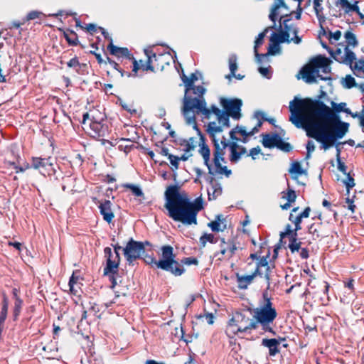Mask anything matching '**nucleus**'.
Segmentation results:
<instances>
[{
	"mask_svg": "<svg viewBox=\"0 0 364 364\" xmlns=\"http://www.w3.org/2000/svg\"><path fill=\"white\" fill-rule=\"evenodd\" d=\"M289 121L297 128H303L306 135L321 144L324 150L343 138L349 124L341 121L338 114L322 101L309 97H294L289 103Z\"/></svg>",
	"mask_w": 364,
	"mask_h": 364,
	"instance_id": "nucleus-1",
	"label": "nucleus"
},
{
	"mask_svg": "<svg viewBox=\"0 0 364 364\" xmlns=\"http://www.w3.org/2000/svg\"><path fill=\"white\" fill-rule=\"evenodd\" d=\"M164 196V207L170 218L185 225H197V215L203 209L201 197L191 201L185 191L180 192L178 185L168 186Z\"/></svg>",
	"mask_w": 364,
	"mask_h": 364,
	"instance_id": "nucleus-2",
	"label": "nucleus"
},
{
	"mask_svg": "<svg viewBox=\"0 0 364 364\" xmlns=\"http://www.w3.org/2000/svg\"><path fill=\"white\" fill-rule=\"evenodd\" d=\"M220 104L223 109L215 105L207 107L206 105H203L197 113V115L200 114L203 119L210 120L206 126L207 134L211 133L210 129L215 127L220 128L221 132H223L225 128L230 127V117L235 119H239L241 117L242 100L220 97Z\"/></svg>",
	"mask_w": 364,
	"mask_h": 364,
	"instance_id": "nucleus-3",
	"label": "nucleus"
},
{
	"mask_svg": "<svg viewBox=\"0 0 364 364\" xmlns=\"http://www.w3.org/2000/svg\"><path fill=\"white\" fill-rule=\"evenodd\" d=\"M181 80L186 87L181 107L182 114L186 124L193 126L200 134L196 123V115L202 106L206 105L204 97L206 89L202 85H194L198 80L195 73H191L189 77L183 73Z\"/></svg>",
	"mask_w": 364,
	"mask_h": 364,
	"instance_id": "nucleus-4",
	"label": "nucleus"
},
{
	"mask_svg": "<svg viewBox=\"0 0 364 364\" xmlns=\"http://www.w3.org/2000/svg\"><path fill=\"white\" fill-rule=\"evenodd\" d=\"M211 133L208 135L213 144V163L215 167V172L218 175H224L228 178L232 174V171L228 169L226 166H223L222 163H226L225 160V149L230 148V161L231 163L236 164L241 158L239 153L237 141H229L223 135H222L220 128H213Z\"/></svg>",
	"mask_w": 364,
	"mask_h": 364,
	"instance_id": "nucleus-5",
	"label": "nucleus"
},
{
	"mask_svg": "<svg viewBox=\"0 0 364 364\" xmlns=\"http://www.w3.org/2000/svg\"><path fill=\"white\" fill-rule=\"evenodd\" d=\"M278 316V313L272 299L269 296L267 291L262 293V299L259 301L258 306L253 310V319L257 326L259 325L264 332L276 334L272 325Z\"/></svg>",
	"mask_w": 364,
	"mask_h": 364,
	"instance_id": "nucleus-6",
	"label": "nucleus"
},
{
	"mask_svg": "<svg viewBox=\"0 0 364 364\" xmlns=\"http://www.w3.org/2000/svg\"><path fill=\"white\" fill-rule=\"evenodd\" d=\"M256 329L253 318L247 312L235 311L227 322L225 333L229 338L232 339L240 333H250Z\"/></svg>",
	"mask_w": 364,
	"mask_h": 364,
	"instance_id": "nucleus-7",
	"label": "nucleus"
},
{
	"mask_svg": "<svg viewBox=\"0 0 364 364\" xmlns=\"http://www.w3.org/2000/svg\"><path fill=\"white\" fill-rule=\"evenodd\" d=\"M98 30L101 31L105 38L110 40V42L107 46V49L109 50L110 54L115 56L118 61L120 62L121 64H123L124 68H128L129 67L126 65L128 64V63H131L129 67L132 68V72L134 73V75L136 76L137 71L139 70V63L134 58L133 54L131 53L129 50L126 47H118L114 45L112 38L109 36V33L106 32L103 28L97 27L96 25L92 23V36H94L95 33L97 32Z\"/></svg>",
	"mask_w": 364,
	"mask_h": 364,
	"instance_id": "nucleus-8",
	"label": "nucleus"
},
{
	"mask_svg": "<svg viewBox=\"0 0 364 364\" xmlns=\"http://www.w3.org/2000/svg\"><path fill=\"white\" fill-rule=\"evenodd\" d=\"M269 256V252H268L266 257L261 258L259 262H257L256 267L251 274L241 275L239 273L236 274V282L240 289H246L257 277H264L267 284V289L269 288L271 269L267 261Z\"/></svg>",
	"mask_w": 364,
	"mask_h": 364,
	"instance_id": "nucleus-9",
	"label": "nucleus"
},
{
	"mask_svg": "<svg viewBox=\"0 0 364 364\" xmlns=\"http://www.w3.org/2000/svg\"><path fill=\"white\" fill-rule=\"evenodd\" d=\"M161 259H159V269L171 273L175 277H180L186 272L183 267L181 259H176V255L173 253V248L169 245H163L161 247Z\"/></svg>",
	"mask_w": 364,
	"mask_h": 364,
	"instance_id": "nucleus-10",
	"label": "nucleus"
},
{
	"mask_svg": "<svg viewBox=\"0 0 364 364\" xmlns=\"http://www.w3.org/2000/svg\"><path fill=\"white\" fill-rule=\"evenodd\" d=\"M144 53L147 59L145 62L142 60L139 61V70L155 73L162 71L166 65H169V53L156 54L152 49L147 48L144 50Z\"/></svg>",
	"mask_w": 364,
	"mask_h": 364,
	"instance_id": "nucleus-11",
	"label": "nucleus"
},
{
	"mask_svg": "<svg viewBox=\"0 0 364 364\" xmlns=\"http://www.w3.org/2000/svg\"><path fill=\"white\" fill-rule=\"evenodd\" d=\"M291 15H285L281 16L279 18V26L278 29L279 33H273L269 38V41H275L280 44L282 43H289V33L296 34L299 32V28L296 25L291 23Z\"/></svg>",
	"mask_w": 364,
	"mask_h": 364,
	"instance_id": "nucleus-12",
	"label": "nucleus"
},
{
	"mask_svg": "<svg viewBox=\"0 0 364 364\" xmlns=\"http://www.w3.org/2000/svg\"><path fill=\"white\" fill-rule=\"evenodd\" d=\"M324 60L325 59L323 58H314L307 65L301 68L300 74L306 82H315L316 77L323 81L331 79L329 76H323L318 74L319 67H323L325 65Z\"/></svg>",
	"mask_w": 364,
	"mask_h": 364,
	"instance_id": "nucleus-13",
	"label": "nucleus"
},
{
	"mask_svg": "<svg viewBox=\"0 0 364 364\" xmlns=\"http://www.w3.org/2000/svg\"><path fill=\"white\" fill-rule=\"evenodd\" d=\"M105 114L97 109L92 108V139H96L105 144L104 137L108 133L107 125L102 123L105 119Z\"/></svg>",
	"mask_w": 364,
	"mask_h": 364,
	"instance_id": "nucleus-14",
	"label": "nucleus"
},
{
	"mask_svg": "<svg viewBox=\"0 0 364 364\" xmlns=\"http://www.w3.org/2000/svg\"><path fill=\"white\" fill-rule=\"evenodd\" d=\"M123 252L129 264H133V262L140 259L142 254L144 253V243L131 238L127 243L126 247L123 248Z\"/></svg>",
	"mask_w": 364,
	"mask_h": 364,
	"instance_id": "nucleus-15",
	"label": "nucleus"
},
{
	"mask_svg": "<svg viewBox=\"0 0 364 364\" xmlns=\"http://www.w3.org/2000/svg\"><path fill=\"white\" fill-rule=\"evenodd\" d=\"M104 253L107 257L106 266L104 268V274L107 273H116L120 263L119 254H113L110 247H105Z\"/></svg>",
	"mask_w": 364,
	"mask_h": 364,
	"instance_id": "nucleus-16",
	"label": "nucleus"
},
{
	"mask_svg": "<svg viewBox=\"0 0 364 364\" xmlns=\"http://www.w3.org/2000/svg\"><path fill=\"white\" fill-rule=\"evenodd\" d=\"M299 207L296 206L292 208L291 213L289 215V220L291 222L294 227L296 228V230H301V223L304 218H307L310 216V213L311 212V209L310 207H306L304 210L299 213H296L299 211Z\"/></svg>",
	"mask_w": 364,
	"mask_h": 364,
	"instance_id": "nucleus-17",
	"label": "nucleus"
},
{
	"mask_svg": "<svg viewBox=\"0 0 364 364\" xmlns=\"http://www.w3.org/2000/svg\"><path fill=\"white\" fill-rule=\"evenodd\" d=\"M242 249L240 243L237 242L236 237H232L227 241L225 238L220 239V253L228 258H231L235 254L236 251Z\"/></svg>",
	"mask_w": 364,
	"mask_h": 364,
	"instance_id": "nucleus-18",
	"label": "nucleus"
},
{
	"mask_svg": "<svg viewBox=\"0 0 364 364\" xmlns=\"http://www.w3.org/2000/svg\"><path fill=\"white\" fill-rule=\"evenodd\" d=\"M199 146L200 149L198 152L203 159L204 164L208 169V173L213 176L218 175L215 172V168H213V164L210 163V150L208 146L205 144V138L203 135H200ZM214 168L215 167L214 166Z\"/></svg>",
	"mask_w": 364,
	"mask_h": 364,
	"instance_id": "nucleus-19",
	"label": "nucleus"
},
{
	"mask_svg": "<svg viewBox=\"0 0 364 364\" xmlns=\"http://www.w3.org/2000/svg\"><path fill=\"white\" fill-rule=\"evenodd\" d=\"M98 208L103 220L107 223H111L114 218V213L112 208V203L109 200H97Z\"/></svg>",
	"mask_w": 364,
	"mask_h": 364,
	"instance_id": "nucleus-20",
	"label": "nucleus"
},
{
	"mask_svg": "<svg viewBox=\"0 0 364 364\" xmlns=\"http://www.w3.org/2000/svg\"><path fill=\"white\" fill-rule=\"evenodd\" d=\"M78 333L86 339L89 340L91 335V326L87 320V311H85L82 315L81 319L77 324Z\"/></svg>",
	"mask_w": 364,
	"mask_h": 364,
	"instance_id": "nucleus-21",
	"label": "nucleus"
},
{
	"mask_svg": "<svg viewBox=\"0 0 364 364\" xmlns=\"http://www.w3.org/2000/svg\"><path fill=\"white\" fill-rule=\"evenodd\" d=\"M262 346L268 348L270 357H274L280 353L279 341L276 338H263Z\"/></svg>",
	"mask_w": 364,
	"mask_h": 364,
	"instance_id": "nucleus-22",
	"label": "nucleus"
},
{
	"mask_svg": "<svg viewBox=\"0 0 364 364\" xmlns=\"http://www.w3.org/2000/svg\"><path fill=\"white\" fill-rule=\"evenodd\" d=\"M104 275L107 276L109 277V280L111 282L110 288L113 289L116 294V296L117 297L120 296H127V291H121V290H116V287L118 284L117 280L120 277L119 273V268L116 270V273L112 274V273H107L104 274Z\"/></svg>",
	"mask_w": 364,
	"mask_h": 364,
	"instance_id": "nucleus-23",
	"label": "nucleus"
},
{
	"mask_svg": "<svg viewBox=\"0 0 364 364\" xmlns=\"http://www.w3.org/2000/svg\"><path fill=\"white\" fill-rule=\"evenodd\" d=\"M262 145L265 148L272 149L276 147L278 142L279 134L277 133L273 134H263L262 135Z\"/></svg>",
	"mask_w": 364,
	"mask_h": 364,
	"instance_id": "nucleus-24",
	"label": "nucleus"
},
{
	"mask_svg": "<svg viewBox=\"0 0 364 364\" xmlns=\"http://www.w3.org/2000/svg\"><path fill=\"white\" fill-rule=\"evenodd\" d=\"M269 28H266L262 32H261L255 41L254 46V53L255 56V60L257 63H262L261 60V53H259L257 48L261 46L264 42V38L266 36V33L268 32Z\"/></svg>",
	"mask_w": 364,
	"mask_h": 364,
	"instance_id": "nucleus-25",
	"label": "nucleus"
},
{
	"mask_svg": "<svg viewBox=\"0 0 364 364\" xmlns=\"http://www.w3.org/2000/svg\"><path fill=\"white\" fill-rule=\"evenodd\" d=\"M225 219L222 215H217L215 220L210 222L208 226L210 228L213 232L223 231L226 228V225L223 224Z\"/></svg>",
	"mask_w": 364,
	"mask_h": 364,
	"instance_id": "nucleus-26",
	"label": "nucleus"
},
{
	"mask_svg": "<svg viewBox=\"0 0 364 364\" xmlns=\"http://www.w3.org/2000/svg\"><path fill=\"white\" fill-rule=\"evenodd\" d=\"M9 309V299L5 292H2L1 308L0 311V326H4Z\"/></svg>",
	"mask_w": 364,
	"mask_h": 364,
	"instance_id": "nucleus-27",
	"label": "nucleus"
},
{
	"mask_svg": "<svg viewBox=\"0 0 364 364\" xmlns=\"http://www.w3.org/2000/svg\"><path fill=\"white\" fill-rule=\"evenodd\" d=\"M308 232L312 236L313 240H317L323 236V223H314L309 225Z\"/></svg>",
	"mask_w": 364,
	"mask_h": 364,
	"instance_id": "nucleus-28",
	"label": "nucleus"
},
{
	"mask_svg": "<svg viewBox=\"0 0 364 364\" xmlns=\"http://www.w3.org/2000/svg\"><path fill=\"white\" fill-rule=\"evenodd\" d=\"M52 166V163L50 162V159L41 158V157H33L32 163L30 166L31 168L35 169L41 170V168H45L47 166Z\"/></svg>",
	"mask_w": 364,
	"mask_h": 364,
	"instance_id": "nucleus-29",
	"label": "nucleus"
},
{
	"mask_svg": "<svg viewBox=\"0 0 364 364\" xmlns=\"http://www.w3.org/2000/svg\"><path fill=\"white\" fill-rule=\"evenodd\" d=\"M356 62L355 54L348 48H344L343 58L341 60V63L349 65L350 68Z\"/></svg>",
	"mask_w": 364,
	"mask_h": 364,
	"instance_id": "nucleus-30",
	"label": "nucleus"
},
{
	"mask_svg": "<svg viewBox=\"0 0 364 364\" xmlns=\"http://www.w3.org/2000/svg\"><path fill=\"white\" fill-rule=\"evenodd\" d=\"M331 105H332V107L333 108V109H331V110L336 114L338 112H343L350 114L351 117L353 118L358 117V113H353V112H351L350 109L345 108V107L346 105V104L345 102L336 104V102H332Z\"/></svg>",
	"mask_w": 364,
	"mask_h": 364,
	"instance_id": "nucleus-31",
	"label": "nucleus"
},
{
	"mask_svg": "<svg viewBox=\"0 0 364 364\" xmlns=\"http://www.w3.org/2000/svg\"><path fill=\"white\" fill-rule=\"evenodd\" d=\"M237 133L241 134L242 136H245V137L249 136L248 132H247L245 130V127L239 126V125H237L235 127L232 129L230 130V133H229L230 134V138L231 141H238L240 140L236 136V134H237Z\"/></svg>",
	"mask_w": 364,
	"mask_h": 364,
	"instance_id": "nucleus-32",
	"label": "nucleus"
},
{
	"mask_svg": "<svg viewBox=\"0 0 364 364\" xmlns=\"http://www.w3.org/2000/svg\"><path fill=\"white\" fill-rule=\"evenodd\" d=\"M63 36L70 46H75L79 43L77 35L72 30L67 29L64 31Z\"/></svg>",
	"mask_w": 364,
	"mask_h": 364,
	"instance_id": "nucleus-33",
	"label": "nucleus"
},
{
	"mask_svg": "<svg viewBox=\"0 0 364 364\" xmlns=\"http://www.w3.org/2000/svg\"><path fill=\"white\" fill-rule=\"evenodd\" d=\"M344 37H345L346 43L345 46V48H350V47L355 48L358 46V41L357 40V38H356L355 35L351 31H347L344 33Z\"/></svg>",
	"mask_w": 364,
	"mask_h": 364,
	"instance_id": "nucleus-34",
	"label": "nucleus"
},
{
	"mask_svg": "<svg viewBox=\"0 0 364 364\" xmlns=\"http://www.w3.org/2000/svg\"><path fill=\"white\" fill-rule=\"evenodd\" d=\"M269 45L268 47V51L267 53L261 54V60H262L263 58H267L269 55H274L277 53H279L280 52L281 48L279 43H277L275 41H269Z\"/></svg>",
	"mask_w": 364,
	"mask_h": 364,
	"instance_id": "nucleus-35",
	"label": "nucleus"
},
{
	"mask_svg": "<svg viewBox=\"0 0 364 364\" xmlns=\"http://www.w3.org/2000/svg\"><path fill=\"white\" fill-rule=\"evenodd\" d=\"M351 70L357 77H364V59H360L355 62Z\"/></svg>",
	"mask_w": 364,
	"mask_h": 364,
	"instance_id": "nucleus-36",
	"label": "nucleus"
},
{
	"mask_svg": "<svg viewBox=\"0 0 364 364\" xmlns=\"http://www.w3.org/2000/svg\"><path fill=\"white\" fill-rule=\"evenodd\" d=\"M289 240V242L288 245V247L290 250L291 252L294 254L296 252H299V250L301 249L302 242L298 238V236L291 237Z\"/></svg>",
	"mask_w": 364,
	"mask_h": 364,
	"instance_id": "nucleus-37",
	"label": "nucleus"
},
{
	"mask_svg": "<svg viewBox=\"0 0 364 364\" xmlns=\"http://www.w3.org/2000/svg\"><path fill=\"white\" fill-rule=\"evenodd\" d=\"M146 264L151 266L152 267H156L159 269V260H156L154 254L149 255L147 253H143L141 257Z\"/></svg>",
	"mask_w": 364,
	"mask_h": 364,
	"instance_id": "nucleus-38",
	"label": "nucleus"
},
{
	"mask_svg": "<svg viewBox=\"0 0 364 364\" xmlns=\"http://www.w3.org/2000/svg\"><path fill=\"white\" fill-rule=\"evenodd\" d=\"M106 59L107 60V62L109 63V64L114 68L117 71H118L120 74H121V76L123 77L124 75H127V76H130L131 74L128 72H126L124 70V68H122L120 66V62L118 63V62H116L112 59H110L109 57L106 56Z\"/></svg>",
	"mask_w": 364,
	"mask_h": 364,
	"instance_id": "nucleus-39",
	"label": "nucleus"
},
{
	"mask_svg": "<svg viewBox=\"0 0 364 364\" xmlns=\"http://www.w3.org/2000/svg\"><path fill=\"white\" fill-rule=\"evenodd\" d=\"M299 230H296V228L294 227V229L291 228V225L289 224H287L285 228L284 232H281L280 235V241L282 240L283 238L288 237L289 239L294 236H298L297 232Z\"/></svg>",
	"mask_w": 364,
	"mask_h": 364,
	"instance_id": "nucleus-40",
	"label": "nucleus"
},
{
	"mask_svg": "<svg viewBox=\"0 0 364 364\" xmlns=\"http://www.w3.org/2000/svg\"><path fill=\"white\" fill-rule=\"evenodd\" d=\"M228 62L230 74L226 75V77L230 79L231 75H235V73L237 69V56L235 55H230Z\"/></svg>",
	"mask_w": 364,
	"mask_h": 364,
	"instance_id": "nucleus-41",
	"label": "nucleus"
},
{
	"mask_svg": "<svg viewBox=\"0 0 364 364\" xmlns=\"http://www.w3.org/2000/svg\"><path fill=\"white\" fill-rule=\"evenodd\" d=\"M199 242L200 247H205L207 242H209L210 243L213 244L215 243L217 241L214 237V235L211 233H205L200 237Z\"/></svg>",
	"mask_w": 364,
	"mask_h": 364,
	"instance_id": "nucleus-42",
	"label": "nucleus"
},
{
	"mask_svg": "<svg viewBox=\"0 0 364 364\" xmlns=\"http://www.w3.org/2000/svg\"><path fill=\"white\" fill-rule=\"evenodd\" d=\"M341 149L338 147V144L336 145V160L338 164V169L343 174H347V166L344 162L341 160Z\"/></svg>",
	"mask_w": 364,
	"mask_h": 364,
	"instance_id": "nucleus-43",
	"label": "nucleus"
},
{
	"mask_svg": "<svg viewBox=\"0 0 364 364\" xmlns=\"http://www.w3.org/2000/svg\"><path fill=\"white\" fill-rule=\"evenodd\" d=\"M282 198L286 199L291 203H294L297 198L296 192L291 188H288L286 191L282 192Z\"/></svg>",
	"mask_w": 364,
	"mask_h": 364,
	"instance_id": "nucleus-44",
	"label": "nucleus"
},
{
	"mask_svg": "<svg viewBox=\"0 0 364 364\" xmlns=\"http://www.w3.org/2000/svg\"><path fill=\"white\" fill-rule=\"evenodd\" d=\"M23 300L17 299L14 301V306L13 309V319L14 321H17L18 316L21 314L22 306H23Z\"/></svg>",
	"mask_w": 364,
	"mask_h": 364,
	"instance_id": "nucleus-45",
	"label": "nucleus"
},
{
	"mask_svg": "<svg viewBox=\"0 0 364 364\" xmlns=\"http://www.w3.org/2000/svg\"><path fill=\"white\" fill-rule=\"evenodd\" d=\"M276 147L284 152H290L292 150V146L289 143L284 141L280 136L277 143Z\"/></svg>",
	"mask_w": 364,
	"mask_h": 364,
	"instance_id": "nucleus-46",
	"label": "nucleus"
},
{
	"mask_svg": "<svg viewBox=\"0 0 364 364\" xmlns=\"http://www.w3.org/2000/svg\"><path fill=\"white\" fill-rule=\"evenodd\" d=\"M43 16H45V14L41 11H31L28 13L26 16L23 18V21L26 22L36 18H41V17Z\"/></svg>",
	"mask_w": 364,
	"mask_h": 364,
	"instance_id": "nucleus-47",
	"label": "nucleus"
},
{
	"mask_svg": "<svg viewBox=\"0 0 364 364\" xmlns=\"http://www.w3.org/2000/svg\"><path fill=\"white\" fill-rule=\"evenodd\" d=\"M343 85L346 88L350 89L355 87L357 84L355 82V78L353 77L350 75H348L343 79Z\"/></svg>",
	"mask_w": 364,
	"mask_h": 364,
	"instance_id": "nucleus-48",
	"label": "nucleus"
},
{
	"mask_svg": "<svg viewBox=\"0 0 364 364\" xmlns=\"http://www.w3.org/2000/svg\"><path fill=\"white\" fill-rule=\"evenodd\" d=\"M194 142L195 140L193 137H191L189 140H184L181 144V145L183 146L184 151L187 153L193 150L196 146Z\"/></svg>",
	"mask_w": 364,
	"mask_h": 364,
	"instance_id": "nucleus-49",
	"label": "nucleus"
},
{
	"mask_svg": "<svg viewBox=\"0 0 364 364\" xmlns=\"http://www.w3.org/2000/svg\"><path fill=\"white\" fill-rule=\"evenodd\" d=\"M343 53L344 50L343 51L341 48H337L336 50H333L331 49L329 53L336 61L341 63V60H343Z\"/></svg>",
	"mask_w": 364,
	"mask_h": 364,
	"instance_id": "nucleus-50",
	"label": "nucleus"
},
{
	"mask_svg": "<svg viewBox=\"0 0 364 364\" xmlns=\"http://www.w3.org/2000/svg\"><path fill=\"white\" fill-rule=\"evenodd\" d=\"M346 175V178L344 179L343 183L347 189V193L349 194L350 189L355 186V183L354 181L353 177L348 173Z\"/></svg>",
	"mask_w": 364,
	"mask_h": 364,
	"instance_id": "nucleus-51",
	"label": "nucleus"
},
{
	"mask_svg": "<svg viewBox=\"0 0 364 364\" xmlns=\"http://www.w3.org/2000/svg\"><path fill=\"white\" fill-rule=\"evenodd\" d=\"M336 5H340L341 7L344 10V12L346 14H348L350 12L353 4H350L348 0H338L336 3Z\"/></svg>",
	"mask_w": 364,
	"mask_h": 364,
	"instance_id": "nucleus-52",
	"label": "nucleus"
},
{
	"mask_svg": "<svg viewBox=\"0 0 364 364\" xmlns=\"http://www.w3.org/2000/svg\"><path fill=\"white\" fill-rule=\"evenodd\" d=\"M322 0H314V9L318 18L323 16Z\"/></svg>",
	"mask_w": 364,
	"mask_h": 364,
	"instance_id": "nucleus-53",
	"label": "nucleus"
},
{
	"mask_svg": "<svg viewBox=\"0 0 364 364\" xmlns=\"http://www.w3.org/2000/svg\"><path fill=\"white\" fill-rule=\"evenodd\" d=\"M123 186L131 190L132 192L133 193V194L136 196L139 197V196H144V193H143L142 191L141 190V188H139L138 186H136L134 184L127 183V184H124Z\"/></svg>",
	"mask_w": 364,
	"mask_h": 364,
	"instance_id": "nucleus-54",
	"label": "nucleus"
},
{
	"mask_svg": "<svg viewBox=\"0 0 364 364\" xmlns=\"http://www.w3.org/2000/svg\"><path fill=\"white\" fill-rule=\"evenodd\" d=\"M289 172L291 173L301 175L304 173V171L301 168L300 163L298 161H295L291 164V167L289 169Z\"/></svg>",
	"mask_w": 364,
	"mask_h": 364,
	"instance_id": "nucleus-55",
	"label": "nucleus"
},
{
	"mask_svg": "<svg viewBox=\"0 0 364 364\" xmlns=\"http://www.w3.org/2000/svg\"><path fill=\"white\" fill-rule=\"evenodd\" d=\"M315 58H323V59H325V65L323 67H319V69L321 68L322 69V71L323 73H326V74H328L331 72V68L329 67L330 65V63H331V60L327 58L326 57H324V56H322V55H318L316 57H315Z\"/></svg>",
	"mask_w": 364,
	"mask_h": 364,
	"instance_id": "nucleus-56",
	"label": "nucleus"
},
{
	"mask_svg": "<svg viewBox=\"0 0 364 364\" xmlns=\"http://www.w3.org/2000/svg\"><path fill=\"white\" fill-rule=\"evenodd\" d=\"M181 261H182L183 267H184V265L189 266V265H192V264H194V265L198 264V259L196 257H183V259H181Z\"/></svg>",
	"mask_w": 364,
	"mask_h": 364,
	"instance_id": "nucleus-57",
	"label": "nucleus"
},
{
	"mask_svg": "<svg viewBox=\"0 0 364 364\" xmlns=\"http://www.w3.org/2000/svg\"><path fill=\"white\" fill-rule=\"evenodd\" d=\"M341 37V31H336L335 32L328 31V39L331 41L332 39L335 41H338Z\"/></svg>",
	"mask_w": 364,
	"mask_h": 364,
	"instance_id": "nucleus-58",
	"label": "nucleus"
},
{
	"mask_svg": "<svg viewBox=\"0 0 364 364\" xmlns=\"http://www.w3.org/2000/svg\"><path fill=\"white\" fill-rule=\"evenodd\" d=\"M168 159L170 160L171 164L173 166L174 169L176 170L178 168V156H174L173 154L168 155Z\"/></svg>",
	"mask_w": 364,
	"mask_h": 364,
	"instance_id": "nucleus-59",
	"label": "nucleus"
},
{
	"mask_svg": "<svg viewBox=\"0 0 364 364\" xmlns=\"http://www.w3.org/2000/svg\"><path fill=\"white\" fill-rule=\"evenodd\" d=\"M75 70L80 75H85L88 73V67L87 64L80 63L78 68H76Z\"/></svg>",
	"mask_w": 364,
	"mask_h": 364,
	"instance_id": "nucleus-60",
	"label": "nucleus"
},
{
	"mask_svg": "<svg viewBox=\"0 0 364 364\" xmlns=\"http://www.w3.org/2000/svg\"><path fill=\"white\" fill-rule=\"evenodd\" d=\"M261 152V149L259 146L252 148L250 150L249 154H247V156H251L252 159H255V156L258 155Z\"/></svg>",
	"mask_w": 364,
	"mask_h": 364,
	"instance_id": "nucleus-61",
	"label": "nucleus"
},
{
	"mask_svg": "<svg viewBox=\"0 0 364 364\" xmlns=\"http://www.w3.org/2000/svg\"><path fill=\"white\" fill-rule=\"evenodd\" d=\"M76 26H79L82 28H85L87 32L91 33V23H85V26L82 25L81 21L79 18H75Z\"/></svg>",
	"mask_w": 364,
	"mask_h": 364,
	"instance_id": "nucleus-62",
	"label": "nucleus"
},
{
	"mask_svg": "<svg viewBox=\"0 0 364 364\" xmlns=\"http://www.w3.org/2000/svg\"><path fill=\"white\" fill-rule=\"evenodd\" d=\"M346 203L348 204V208L351 211L352 213H353L355 210L356 206L353 203V198H350L349 197H347L346 198Z\"/></svg>",
	"mask_w": 364,
	"mask_h": 364,
	"instance_id": "nucleus-63",
	"label": "nucleus"
},
{
	"mask_svg": "<svg viewBox=\"0 0 364 364\" xmlns=\"http://www.w3.org/2000/svg\"><path fill=\"white\" fill-rule=\"evenodd\" d=\"M80 64V63H79L78 59L76 57L70 59L67 63L68 67L73 68L75 69H76V68H78Z\"/></svg>",
	"mask_w": 364,
	"mask_h": 364,
	"instance_id": "nucleus-64",
	"label": "nucleus"
}]
</instances>
